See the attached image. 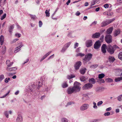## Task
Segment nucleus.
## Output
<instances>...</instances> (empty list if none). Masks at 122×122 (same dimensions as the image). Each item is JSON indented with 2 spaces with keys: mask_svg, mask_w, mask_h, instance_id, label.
I'll return each mask as SVG.
<instances>
[{
  "mask_svg": "<svg viewBox=\"0 0 122 122\" xmlns=\"http://www.w3.org/2000/svg\"><path fill=\"white\" fill-rule=\"evenodd\" d=\"M92 55L91 53H89L85 55V58L83 59V62L86 63L90 61L92 58Z\"/></svg>",
  "mask_w": 122,
  "mask_h": 122,
  "instance_id": "obj_1",
  "label": "nucleus"
},
{
  "mask_svg": "<svg viewBox=\"0 0 122 122\" xmlns=\"http://www.w3.org/2000/svg\"><path fill=\"white\" fill-rule=\"evenodd\" d=\"M80 85L81 84L80 83L77 81H75L74 83L73 87L76 91L77 92H78L80 90L81 88V87H80Z\"/></svg>",
  "mask_w": 122,
  "mask_h": 122,
  "instance_id": "obj_2",
  "label": "nucleus"
},
{
  "mask_svg": "<svg viewBox=\"0 0 122 122\" xmlns=\"http://www.w3.org/2000/svg\"><path fill=\"white\" fill-rule=\"evenodd\" d=\"M93 86L92 84L90 83H88L84 85L82 88L83 90H89L91 89Z\"/></svg>",
  "mask_w": 122,
  "mask_h": 122,
  "instance_id": "obj_3",
  "label": "nucleus"
},
{
  "mask_svg": "<svg viewBox=\"0 0 122 122\" xmlns=\"http://www.w3.org/2000/svg\"><path fill=\"white\" fill-rule=\"evenodd\" d=\"M106 42L108 43H110L112 42V37L110 35H106L105 38Z\"/></svg>",
  "mask_w": 122,
  "mask_h": 122,
  "instance_id": "obj_4",
  "label": "nucleus"
},
{
  "mask_svg": "<svg viewBox=\"0 0 122 122\" xmlns=\"http://www.w3.org/2000/svg\"><path fill=\"white\" fill-rule=\"evenodd\" d=\"M67 92L68 94H71L73 93L74 92H77L76 89L74 88L73 87H69L68 88L67 90Z\"/></svg>",
  "mask_w": 122,
  "mask_h": 122,
  "instance_id": "obj_5",
  "label": "nucleus"
},
{
  "mask_svg": "<svg viewBox=\"0 0 122 122\" xmlns=\"http://www.w3.org/2000/svg\"><path fill=\"white\" fill-rule=\"evenodd\" d=\"M107 50L108 52L112 54L114 53L115 50L111 45H109L107 47Z\"/></svg>",
  "mask_w": 122,
  "mask_h": 122,
  "instance_id": "obj_6",
  "label": "nucleus"
},
{
  "mask_svg": "<svg viewBox=\"0 0 122 122\" xmlns=\"http://www.w3.org/2000/svg\"><path fill=\"white\" fill-rule=\"evenodd\" d=\"M92 44V41L91 40L86 41L85 42L86 46L87 47H89L91 46Z\"/></svg>",
  "mask_w": 122,
  "mask_h": 122,
  "instance_id": "obj_7",
  "label": "nucleus"
},
{
  "mask_svg": "<svg viewBox=\"0 0 122 122\" xmlns=\"http://www.w3.org/2000/svg\"><path fill=\"white\" fill-rule=\"evenodd\" d=\"M89 105L88 104H85L83 105L80 107L81 111H84L87 109L89 107Z\"/></svg>",
  "mask_w": 122,
  "mask_h": 122,
  "instance_id": "obj_8",
  "label": "nucleus"
},
{
  "mask_svg": "<svg viewBox=\"0 0 122 122\" xmlns=\"http://www.w3.org/2000/svg\"><path fill=\"white\" fill-rule=\"evenodd\" d=\"M101 45L100 42L99 41H96L94 45V48L96 49L99 48Z\"/></svg>",
  "mask_w": 122,
  "mask_h": 122,
  "instance_id": "obj_9",
  "label": "nucleus"
},
{
  "mask_svg": "<svg viewBox=\"0 0 122 122\" xmlns=\"http://www.w3.org/2000/svg\"><path fill=\"white\" fill-rule=\"evenodd\" d=\"M23 119L21 114L18 115L16 120V122H22Z\"/></svg>",
  "mask_w": 122,
  "mask_h": 122,
  "instance_id": "obj_10",
  "label": "nucleus"
},
{
  "mask_svg": "<svg viewBox=\"0 0 122 122\" xmlns=\"http://www.w3.org/2000/svg\"><path fill=\"white\" fill-rule=\"evenodd\" d=\"M81 65V61H79L77 62L76 63L74 66L75 69L76 70L79 69Z\"/></svg>",
  "mask_w": 122,
  "mask_h": 122,
  "instance_id": "obj_11",
  "label": "nucleus"
},
{
  "mask_svg": "<svg viewBox=\"0 0 122 122\" xmlns=\"http://www.w3.org/2000/svg\"><path fill=\"white\" fill-rule=\"evenodd\" d=\"M107 48V46L106 45L103 44L101 47V50L102 52L103 53H105L106 52V48Z\"/></svg>",
  "mask_w": 122,
  "mask_h": 122,
  "instance_id": "obj_12",
  "label": "nucleus"
},
{
  "mask_svg": "<svg viewBox=\"0 0 122 122\" xmlns=\"http://www.w3.org/2000/svg\"><path fill=\"white\" fill-rule=\"evenodd\" d=\"M100 36V34L99 33L96 32L93 34L92 36V38H98Z\"/></svg>",
  "mask_w": 122,
  "mask_h": 122,
  "instance_id": "obj_13",
  "label": "nucleus"
},
{
  "mask_svg": "<svg viewBox=\"0 0 122 122\" xmlns=\"http://www.w3.org/2000/svg\"><path fill=\"white\" fill-rule=\"evenodd\" d=\"M120 31L119 29L115 30L114 33V35L115 36H116L120 34Z\"/></svg>",
  "mask_w": 122,
  "mask_h": 122,
  "instance_id": "obj_14",
  "label": "nucleus"
},
{
  "mask_svg": "<svg viewBox=\"0 0 122 122\" xmlns=\"http://www.w3.org/2000/svg\"><path fill=\"white\" fill-rule=\"evenodd\" d=\"M6 65L9 67H11L12 65L13 64V62H10V61L9 60H7L6 62Z\"/></svg>",
  "mask_w": 122,
  "mask_h": 122,
  "instance_id": "obj_15",
  "label": "nucleus"
},
{
  "mask_svg": "<svg viewBox=\"0 0 122 122\" xmlns=\"http://www.w3.org/2000/svg\"><path fill=\"white\" fill-rule=\"evenodd\" d=\"M4 41V37L2 35L0 37V41L1 45H2Z\"/></svg>",
  "mask_w": 122,
  "mask_h": 122,
  "instance_id": "obj_16",
  "label": "nucleus"
},
{
  "mask_svg": "<svg viewBox=\"0 0 122 122\" xmlns=\"http://www.w3.org/2000/svg\"><path fill=\"white\" fill-rule=\"evenodd\" d=\"M17 69L15 67H12L10 68H9L8 67H7L6 68V70L7 71H12L16 70Z\"/></svg>",
  "mask_w": 122,
  "mask_h": 122,
  "instance_id": "obj_17",
  "label": "nucleus"
},
{
  "mask_svg": "<svg viewBox=\"0 0 122 122\" xmlns=\"http://www.w3.org/2000/svg\"><path fill=\"white\" fill-rule=\"evenodd\" d=\"M113 29V28L112 27L110 28L107 30V33L108 34L111 33L112 32Z\"/></svg>",
  "mask_w": 122,
  "mask_h": 122,
  "instance_id": "obj_18",
  "label": "nucleus"
},
{
  "mask_svg": "<svg viewBox=\"0 0 122 122\" xmlns=\"http://www.w3.org/2000/svg\"><path fill=\"white\" fill-rule=\"evenodd\" d=\"M108 58V60L110 62H113L115 60L113 56H109Z\"/></svg>",
  "mask_w": 122,
  "mask_h": 122,
  "instance_id": "obj_19",
  "label": "nucleus"
},
{
  "mask_svg": "<svg viewBox=\"0 0 122 122\" xmlns=\"http://www.w3.org/2000/svg\"><path fill=\"white\" fill-rule=\"evenodd\" d=\"M14 25H13L10 26L9 28V31L10 34H11L12 31L14 28Z\"/></svg>",
  "mask_w": 122,
  "mask_h": 122,
  "instance_id": "obj_20",
  "label": "nucleus"
},
{
  "mask_svg": "<svg viewBox=\"0 0 122 122\" xmlns=\"http://www.w3.org/2000/svg\"><path fill=\"white\" fill-rule=\"evenodd\" d=\"M108 25L107 20L106 21L103 22L101 23V26L102 27H103Z\"/></svg>",
  "mask_w": 122,
  "mask_h": 122,
  "instance_id": "obj_21",
  "label": "nucleus"
},
{
  "mask_svg": "<svg viewBox=\"0 0 122 122\" xmlns=\"http://www.w3.org/2000/svg\"><path fill=\"white\" fill-rule=\"evenodd\" d=\"M89 82H90L91 84H95V79L94 78H91L89 79Z\"/></svg>",
  "mask_w": 122,
  "mask_h": 122,
  "instance_id": "obj_22",
  "label": "nucleus"
},
{
  "mask_svg": "<svg viewBox=\"0 0 122 122\" xmlns=\"http://www.w3.org/2000/svg\"><path fill=\"white\" fill-rule=\"evenodd\" d=\"M105 76V74L103 73H101L98 75L99 79H102Z\"/></svg>",
  "mask_w": 122,
  "mask_h": 122,
  "instance_id": "obj_23",
  "label": "nucleus"
},
{
  "mask_svg": "<svg viewBox=\"0 0 122 122\" xmlns=\"http://www.w3.org/2000/svg\"><path fill=\"white\" fill-rule=\"evenodd\" d=\"M86 70V69L85 68L82 69L80 70V72L81 74H83L85 72Z\"/></svg>",
  "mask_w": 122,
  "mask_h": 122,
  "instance_id": "obj_24",
  "label": "nucleus"
},
{
  "mask_svg": "<svg viewBox=\"0 0 122 122\" xmlns=\"http://www.w3.org/2000/svg\"><path fill=\"white\" fill-rule=\"evenodd\" d=\"M122 80V76L116 78L115 79V81L116 82L120 81Z\"/></svg>",
  "mask_w": 122,
  "mask_h": 122,
  "instance_id": "obj_25",
  "label": "nucleus"
},
{
  "mask_svg": "<svg viewBox=\"0 0 122 122\" xmlns=\"http://www.w3.org/2000/svg\"><path fill=\"white\" fill-rule=\"evenodd\" d=\"M97 82L100 83H103L105 82L104 80L102 79H99L97 80Z\"/></svg>",
  "mask_w": 122,
  "mask_h": 122,
  "instance_id": "obj_26",
  "label": "nucleus"
},
{
  "mask_svg": "<svg viewBox=\"0 0 122 122\" xmlns=\"http://www.w3.org/2000/svg\"><path fill=\"white\" fill-rule=\"evenodd\" d=\"M4 114L7 118H9V112L8 111H5L4 113Z\"/></svg>",
  "mask_w": 122,
  "mask_h": 122,
  "instance_id": "obj_27",
  "label": "nucleus"
},
{
  "mask_svg": "<svg viewBox=\"0 0 122 122\" xmlns=\"http://www.w3.org/2000/svg\"><path fill=\"white\" fill-rule=\"evenodd\" d=\"M75 77V76L74 75H68L67 76V79H70Z\"/></svg>",
  "mask_w": 122,
  "mask_h": 122,
  "instance_id": "obj_28",
  "label": "nucleus"
},
{
  "mask_svg": "<svg viewBox=\"0 0 122 122\" xmlns=\"http://www.w3.org/2000/svg\"><path fill=\"white\" fill-rule=\"evenodd\" d=\"M50 9L48 10H46L45 11V13L46 14V16L49 17L50 16V13L49 12L50 11Z\"/></svg>",
  "mask_w": 122,
  "mask_h": 122,
  "instance_id": "obj_29",
  "label": "nucleus"
},
{
  "mask_svg": "<svg viewBox=\"0 0 122 122\" xmlns=\"http://www.w3.org/2000/svg\"><path fill=\"white\" fill-rule=\"evenodd\" d=\"M81 81H84L86 80L87 79L84 76H82L80 78Z\"/></svg>",
  "mask_w": 122,
  "mask_h": 122,
  "instance_id": "obj_30",
  "label": "nucleus"
},
{
  "mask_svg": "<svg viewBox=\"0 0 122 122\" xmlns=\"http://www.w3.org/2000/svg\"><path fill=\"white\" fill-rule=\"evenodd\" d=\"M62 86L63 88H65L67 87L68 86V85L66 82L63 83L62 85Z\"/></svg>",
  "mask_w": 122,
  "mask_h": 122,
  "instance_id": "obj_31",
  "label": "nucleus"
},
{
  "mask_svg": "<svg viewBox=\"0 0 122 122\" xmlns=\"http://www.w3.org/2000/svg\"><path fill=\"white\" fill-rule=\"evenodd\" d=\"M105 81H106L108 82H112L113 80L111 78H106L105 79Z\"/></svg>",
  "mask_w": 122,
  "mask_h": 122,
  "instance_id": "obj_32",
  "label": "nucleus"
},
{
  "mask_svg": "<svg viewBox=\"0 0 122 122\" xmlns=\"http://www.w3.org/2000/svg\"><path fill=\"white\" fill-rule=\"evenodd\" d=\"M98 66L97 64L93 65L90 66V67L92 69H93L97 68Z\"/></svg>",
  "mask_w": 122,
  "mask_h": 122,
  "instance_id": "obj_33",
  "label": "nucleus"
},
{
  "mask_svg": "<svg viewBox=\"0 0 122 122\" xmlns=\"http://www.w3.org/2000/svg\"><path fill=\"white\" fill-rule=\"evenodd\" d=\"M118 58L122 60V52H121L119 53L118 55Z\"/></svg>",
  "mask_w": 122,
  "mask_h": 122,
  "instance_id": "obj_34",
  "label": "nucleus"
},
{
  "mask_svg": "<svg viewBox=\"0 0 122 122\" xmlns=\"http://www.w3.org/2000/svg\"><path fill=\"white\" fill-rule=\"evenodd\" d=\"M85 55L84 54H83L81 53H77L76 55V56H80L81 57H83L85 56Z\"/></svg>",
  "mask_w": 122,
  "mask_h": 122,
  "instance_id": "obj_35",
  "label": "nucleus"
},
{
  "mask_svg": "<svg viewBox=\"0 0 122 122\" xmlns=\"http://www.w3.org/2000/svg\"><path fill=\"white\" fill-rule=\"evenodd\" d=\"M115 18H113L112 19L107 20V22L108 23V24H110L113 21H114L115 20Z\"/></svg>",
  "mask_w": 122,
  "mask_h": 122,
  "instance_id": "obj_36",
  "label": "nucleus"
},
{
  "mask_svg": "<svg viewBox=\"0 0 122 122\" xmlns=\"http://www.w3.org/2000/svg\"><path fill=\"white\" fill-rule=\"evenodd\" d=\"M71 42H69L66 44H65L64 46L67 48L71 44Z\"/></svg>",
  "mask_w": 122,
  "mask_h": 122,
  "instance_id": "obj_37",
  "label": "nucleus"
},
{
  "mask_svg": "<svg viewBox=\"0 0 122 122\" xmlns=\"http://www.w3.org/2000/svg\"><path fill=\"white\" fill-rule=\"evenodd\" d=\"M21 50V49L20 48L17 47L15 48V50L14 51V52L15 53H17L19 51H20Z\"/></svg>",
  "mask_w": 122,
  "mask_h": 122,
  "instance_id": "obj_38",
  "label": "nucleus"
},
{
  "mask_svg": "<svg viewBox=\"0 0 122 122\" xmlns=\"http://www.w3.org/2000/svg\"><path fill=\"white\" fill-rule=\"evenodd\" d=\"M10 91H9L5 95L1 97H0L1 98H3L6 97V96H8L9 94Z\"/></svg>",
  "mask_w": 122,
  "mask_h": 122,
  "instance_id": "obj_39",
  "label": "nucleus"
},
{
  "mask_svg": "<svg viewBox=\"0 0 122 122\" xmlns=\"http://www.w3.org/2000/svg\"><path fill=\"white\" fill-rule=\"evenodd\" d=\"M64 46L62 48V49L61 50V51L62 52H64L67 49Z\"/></svg>",
  "mask_w": 122,
  "mask_h": 122,
  "instance_id": "obj_40",
  "label": "nucleus"
},
{
  "mask_svg": "<svg viewBox=\"0 0 122 122\" xmlns=\"http://www.w3.org/2000/svg\"><path fill=\"white\" fill-rule=\"evenodd\" d=\"M52 52L51 51H50L47 53L44 56L46 58L47 56H48Z\"/></svg>",
  "mask_w": 122,
  "mask_h": 122,
  "instance_id": "obj_41",
  "label": "nucleus"
},
{
  "mask_svg": "<svg viewBox=\"0 0 122 122\" xmlns=\"http://www.w3.org/2000/svg\"><path fill=\"white\" fill-rule=\"evenodd\" d=\"M118 100L119 101H121L122 100V96L121 95H120L117 97Z\"/></svg>",
  "mask_w": 122,
  "mask_h": 122,
  "instance_id": "obj_42",
  "label": "nucleus"
},
{
  "mask_svg": "<svg viewBox=\"0 0 122 122\" xmlns=\"http://www.w3.org/2000/svg\"><path fill=\"white\" fill-rule=\"evenodd\" d=\"M18 45L19 46L18 47L20 48V49L21 48L24 46V45L23 44L22 42H20L18 43Z\"/></svg>",
  "mask_w": 122,
  "mask_h": 122,
  "instance_id": "obj_43",
  "label": "nucleus"
},
{
  "mask_svg": "<svg viewBox=\"0 0 122 122\" xmlns=\"http://www.w3.org/2000/svg\"><path fill=\"white\" fill-rule=\"evenodd\" d=\"M93 108L94 109H97V107L96 105V103H95V102H93Z\"/></svg>",
  "mask_w": 122,
  "mask_h": 122,
  "instance_id": "obj_44",
  "label": "nucleus"
},
{
  "mask_svg": "<svg viewBox=\"0 0 122 122\" xmlns=\"http://www.w3.org/2000/svg\"><path fill=\"white\" fill-rule=\"evenodd\" d=\"M6 14H4L1 17V20H3L6 17Z\"/></svg>",
  "mask_w": 122,
  "mask_h": 122,
  "instance_id": "obj_45",
  "label": "nucleus"
},
{
  "mask_svg": "<svg viewBox=\"0 0 122 122\" xmlns=\"http://www.w3.org/2000/svg\"><path fill=\"white\" fill-rule=\"evenodd\" d=\"M4 78V76L3 75H1L0 76V81H1Z\"/></svg>",
  "mask_w": 122,
  "mask_h": 122,
  "instance_id": "obj_46",
  "label": "nucleus"
},
{
  "mask_svg": "<svg viewBox=\"0 0 122 122\" xmlns=\"http://www.w3.org/2000/svg\"><path fill=\"white\" fill-rule=\"evenodd\" d=\"M103 102L102 101H100L98 102L97 103V105L98 106H101L102 103Z\"/></svg>",
  "mask_w": 122,
  "mask_h": 122,
  "instance_id": "obj_47",
  "label": "nucleus"
},
{
  "mask_svg": "<svg viewBox=\"0 0 122 122\" xmlns=\"http://www.w3.org/2000/svg\"><path fill=\"white\" fill-rule=\"evenodd\" d=\"M62 122H68V120L66 118H63L61 119Z\"/></svg>",
  "mask_w": 122,
  "mask_h": 122,
  "instance_id": "obj_48",
  "label": "nucleus"
},
{
  "mask_svg": "<svg viewBox=\"0 0 122 122\" xmlns=\"http://www.w3.org/2000/svg\"><path fill=\"white\" fill-rule=\"evenodd\" d=\"M103 15H106L107 14L108 15H111L112 14V13H111V14L110 13H108L107 12H105L103 13Z\"/></svg>",
  "mask_w": 122,
  "mask_h": 122,
  "instance_id": "obj_49",
  "label": "nucleus"
},
{
  "mask_svg": "<svg viewBox=\"0 0 122 122\" xmlns=\"http://www.w3.org/2000/svg\"><path fill=\"white\" fill-rule=\"evenodd\" d=\"M15 36L19 38L20 37L21 35L20 33H16L15 34Z\"/></svg>",
  "mask_w": 122,
  "mask_h": 122,
  "instance_id": "obj_50",
  "label": "nucleus"
},
{
  "mask_svg": "<svg viewBox=\"0 0 122 122\" xmlns=\"http://www.w3.org/2000/svg\"><path fill=\"white\" fill-rule=\"evenodd\" d=\"M10 78H5V82L6 83H7L10 80Z\"/></svg>",
  "mask_w": 122,
  "mask_h": 122,
  "instance_id": "obj_51",
  "label": "nucleus"
},
{
  "mask_svg": "<svg viewBox=\"0 0 122 122\" xmlns=\"http://www.w3.org/2000/svg\"><path fill=\"white\" fill-rule=\"evenodd\" d=\"M19 39L18 38L15 39L13 40L12 41V43H14L16 41H18L19 40Z\"/></svg>",
  "mask_w": 122,
  "mask_h": 122,
  "instance_id": "obj_52",
  "label": "nucleus"
},
{
  "mask_svg": "<svg viewBox=\"0 0 122 122\" xmlns=\"http://www.w3.org/2000/svg\"><path fill=\"white\" fill-rule=\"evenodd\" d=\"M39 26L40 27H41L42 25V22L40 20L39 21Z\"/></svg>",
  "mask_w": 122,
  "mask_h": 122,
  "instance_id": "obj_53",
  "label": "nucleus"
},
{
  "mask_svg": "<svg viewBox=\"0 0 122 122\" xmlns=\"http://www.w3.org/2000/svg\"><path fill=\"white\" fill-rule=\"evenodd\" d=\"M110 113L109 112H107L105 113L104 114V115L105 116H108L110 115Z\"/></svg>",
  "mask_w": 122,
  "mask_h": 122,
  "instance_id": "obj_54",
  "label": "nucleus"
},
{
  "mask_svg": "<svg viewBox=\"0 0 122 122\" xmlns=\"http://www.w3.org/2000/svg\"><path fill=\"white\" fill-rule=\"evenodd\" d=\"M30 16L31 18L33 19H35L36 17V16L35 15H30Z\"/></svg>",
  "mask_w": 122,
  "mask_h": 122,
  "instance_id": "obj_55",
  "label": "nucleus"
},
{
  "mask_svg": "<svg viewBox=\"0 0 122 122\" xmlns=\"http://www.w3.org/2000/svg\"><path fill=\"white\" fill-rule=\"evenodd\" d=\"M96 3L94 1V0H93L91 2V6L93 5H94Z\"/></svg>",
  "mask_w": 122,
  "mask_h": 122,
  "instance_id": "obj_56",
  "label": "nucleus"
},
{
  "mask_svg": "<svg viewBox=\"0 0 122 122\" xmlns=\"http://www.w3.org/2000/svg\"><path fill=\"white\" fill-rule=\"evenodd\" d=\"M112 47L114 49H119V47L117 46L116 45H114L113 46V47Z\"/></svg>",
  "mask_w": 122,
  "mask_h": 122,
  "instance_id": "obj_57",
  "label": "nucleus"
},
{
  "mask_svg": "<svg viewBox=\"0 0 122 122\" xmlns=\"http://www.w3.org/2000/svg\"><path fill=\"white\" fill-rule=\"evenodd\" d=\"M41 83L40 81H39L38 82V86L37 87V88L38 89L40 87H41V84H40Z\"/></svg>",
  "mask_w": 122,
  "mask_h": 122,
  "instance_id": "obj_58",
  "label": "nucleus"
},
{
  "mask_svg": "<svg viewBox=\"0 0 122 122\" xmlns=\"http://www.w3.org/2000/svg\"><path fill=\"white\" fill-rule=\"evenodd\" d=\"M112 109V108L111 107H109L108 108H107L106 110L107 111H109L111 110Z\"/></svg>",
  "mask_w": 122,
  "mask_h": 122,
  "instance_id": "obj_59",
  "label": "nucleus"
},
{
  "mask_svg": "<svg viewBox=\"0 0 122 122\" xmlns=\"http://www.w3.org/2000/svg\"><path fill=\"white\" fill-rule=\"evenodd\" d=\"M108 5L107 4H105L104 5V7L106 8H108Z\"/></svg>",
  "mask_w": 122,
  "mask_h": 122,
  "instance_id": "obj_60",
  "label": "nucleus"
},
{
  "mask_svg": "<svg viewBox=\"0 0 122 122\" xmlns=\"http://www.w3.org/2000/svg\"><path fill=\"white\" fill-rule=\"evenodd\" d=\"M54 54H53L51 56H50L48 58V60H49V59H51V58H53V57L54 56Z\"/></svg>",
  "mask_w": 122,
  "mask_h": 122,
  "instance_id": "obj_61",
  "label": "nucleus"
},
{
  "mask_svg": "<svg viewBox=\"0 0 122 122\" xmlns=\"http://www.w3.org/2000/svg\"><path fill=\"white\" fill-rule=\"evenodd\" d=\"M78 44L77 43H75L74 45V48H76V47H78Z\"/></svg>",
  "mask_w": 122,
  "mask_h": 122,
  "instance_id": "obj_62",
  "label": "nucleus"
},
{
  "mask_svg": "<svg viewBox=\"0 0 122 122\" xmlns=\"http://www.w3.org/2000/svg\"><path fill=\"white\" fill-rule=\"evenodd\" d=\"M81 48V47H79L78 48H77L76 50V52H79L80 51V49Z\"/></svg>",
  "mask_w": 122,
  "mask_h": 122,
  "instance_id": "obj_63",
  "label": "nucleus"
},
{
  "mask_svg": "<svg viewBox=\"0 0 122 122\" xmlns=\"http://www.w3.org/2000/svg\"><path fill=\"white\" fill-rule=\"evenodd\" d=\"M67 36H68L70 37H72L71 34V33H69L68 34Z\"/></svg>",
  "mask_w": 122,
  "mask_h": 122,
  "instance_id": "obj_64",
  "label": "nucleus"
}]
</instances>
